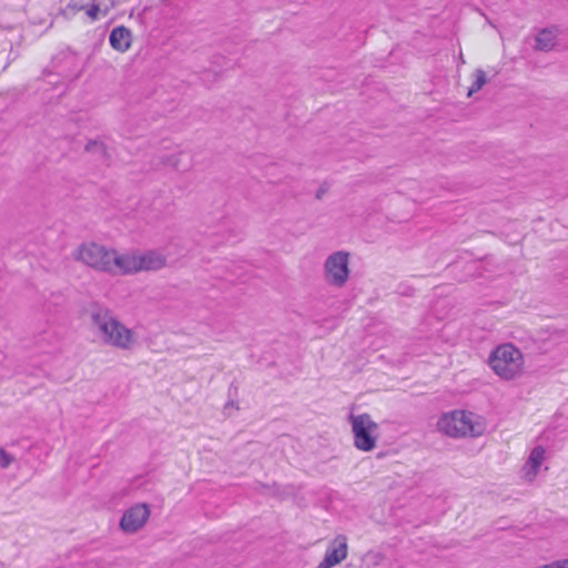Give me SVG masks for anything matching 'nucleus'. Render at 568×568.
<instances>
[{
    "mask_svg": "<svg viewBox=\"0 0 568 568\" xmlns=\"http://www.w3.org/2000/svg\"><path fill=\"white\" fill-rule=\"evenodd\" d=\"M328 191V187L327 185H321L317 190H316V193H315V197L317 200H322L323 196L326 194V192Z\"/></svg>",
    "mask_w": 568,
    "mask_h": 568,
    "instance_id": "dca6fc26",
    "label": "nucleus"
},
{
    "mask_svg": "<svg viewBox=\"0 0 568 568\" xmlns=\"http://www.w3.org/2000/svg\"><path fill=\"white\" fill-rule=\"evenodd\" d=\"M469 85L467 87V97H473L476 92L483 89L488 82L487 73L481 68H476L467 78Z\"/></svg>",
    "mask_w": 568,
    "mask_h": 568,
    "instance_id": "f8f14e48",
    "label": "nucleus"
},
{
    "mask_svg": "<svg viewBox=\"0 0 568 568\" xmlns=\"http://www.w3.org/2000/svg\"><path fill=\"white\" fill-rule=\"evenodd\" d=\"M14 458L11 454H9L4 449H0V467L1 468H8L12 463Z\"/></svg>",
    "mask_w": 568,
    "mask_h": 568,
    "instance_id": "4468645a",
    "label": "nucleus"
},
{
    "mask_svg": "<svg viewBox=\"0 0 568 568\" xmlns=\"http://www.w3.org/2000/svg\"><path fill=\"white\" fill-rule=\"evenodd\" d=\"M132 42L131 31L124 27H118L110 34V44L120 52H125Z\"/></svg>",
    "mask_w": 568,
    "mask_h": 568,
    "instance_id": "9d476101",
    "label": "nucleus"
},
{
    "mask_svg": "<svg viewBox=\"0 0 568 568\" xmlns=\"http://www.w3.org/2000/svg\"><path fill=\"white\" fill-rule=\"evenodd\" d=\"M95 1L97 0H72V6L79 10H85L87 14L94 20L100 12V8Z\"/></svg>",
    "mask_w": 568,
    "mask_h": 568,
    "instance_id": "ddd939ff",
    "label": "nucleus"
},
{
    "mask_svg": "<svg viewBox=\"0 0 568 568\" xmlns=\"http://www.w3.org/2000/svg\"><path fill=\"white\" fill-rule=\"evenodd\" d=\"M554 568H568V557L552 561Z\"/></svg>",
    "mask_w": 568,
    "mask_h": 568,
    "instance_id": "2eb2a0df",
    "label": "nucleus"
},
{
    "mask_svg": "<svg viewBox=\"0 0 568 568\" xmlns=\"http://www.w3.org/2000/svg\"><path fill=\"white\" fill-rule=\"evenodd\" d=\"M151 518L148 503H134L126 507L119 519V529L123 535L132 536L142 531Z\"/></svg>",
    "mask_w": 568,
    "mask_h": 568,
    "instance_id": "6e6552de",
    "label": "nucleus"
},
{
    "mask_svg": "<svg viewBox=\"0 0 568 568\" xmlns=\"http://www.w3.org/2000/svg\"><path fill=\"white\" fill-rule=\"evenodd\" d=\"M557 37L556 28L542 29L535 37L534 48L538 51H549L556 45Z\"/></svg>",
    "mask_w": 568,
    "mask_h": 568,
    "instance_id": "9b49d317",
    "label": "nucleus"
},
{
    "mask_svg": "<svg viewBox=\"0 0 568 568\" xmlns=\"http://www.w3.org/2000/svg\"><path fill=\"white\" fill-rule=\"evenodd\" d=\"M352 435L353 447L361 453H372L378 447L381 426L369 413H355L346 418Z\"/></svg>",
    "mask_w": 568,
    "mask_h": 568,
    "instance_id": "423d86ee",
    "label": "nucleus"
},
{
    "mask_svg": "<svg viewBox=\"0 0 568 568\" xmlns=\"http://www.w3.org/2000/svg\"><path fill=\"white\" fill-rule=\"evenodd\" d=\"M98 145V142H90L88 145H87V149L90 150L91 146H97Z\"/></svg>",
    "mask_w": 568,
    "mask_h": 568,
    "instance_id": "f3484780",
    "label": "nucleus"
},
{
    "mask_svg": "<svg viewBox=\"0 0 568 568\" xmlns=\"http://www.w3.org/2000/svg\"><path fill=\"white\" fill-rule=\"evenodd\" d=\"M546 459L547 449L544 446L536 445L532 447L519 471L521 481L525 484H534L538 478Z\"/></svg>",
    "mask_w": 568,
    "mask_h": 568,
    "instance_id": "1a4fd4ad",
    "label": "nucleus"
},
{
    "mask_svg": "<svg viewBox=\"0 0 568 568\" xmlns=\"http://www.w3.org/2000/svg\"><path fill=\"white\" fill-rule=\"evenodd\" d=\"M120 276L158 272L168 265V255L158 248L121 251Z\"/></svg>",
    "mask_w": 568,
    "mask_h": 568,
    "instance_id": "39448f33",
    "label": "nucleus"
},
{
    "mask_svg": "<svg viewBox=\"0 0 568 568\" xmlns=\"http://www.w3.org/2000/svg\"><path fill=\"white\" fill-rule=\"evenodd\" d=\"M352 253L346 250H335L328 253L322 263V278L334 290L347 286L353 276Z\"/></svg>",
    "mask_w": 568,
    "mask_h": 568,
    "instance_id": "0eeeda50",
    "label": "nucleus"
},
{
    "mask_svg": "<svg viewBox=\"0 0 568 568\" xmlns=\"http://www.w3.org/2000/svg\"><path fill=\"white\" fill-rule=\"evenodd\" d=\"M90 321L100 342L110 348L132 352L140 343L134 328L123 323L109 307L93 304L89 310Z\"/></svg>",
    "mask_w": 568,
    "mask_h": 568,
    "instance_id": "f257e3e1",
    "label": "nucleus"
},
{
    "mask_svg": "<svg viewBox=\"0 0 568 568\" xmlns=\"http://www.w3.org/2000/svg\"><path fill=\"white\" fill-rule=\"evenodd\" d=\"M435 429L450 439H474L486 433L487 422L473 410L456 408L443 412L436 420Z\"/></svg>",
    "mask_w": 568,
    "mask_h": 568,
    "instance_id": "f03ea898",
    "label": "nucleus"
},
{
    "mask_svg": "<svg viewBox=\"0 0 568 568\" xmlns=\"http://www.w3.org/2000/svg\"><path fill=\"white\" fill-rule=\"evenodd\" d=\"M487 365L503 382L517 381L526 372L525 356L513 343H503L493 348L488 355Z\"/></svg>",
    "mask_w": 568,
    "mask_h": 568,
    "instance_id": "20e7f679",
    "label": "nucleus"
},
{
    "mask_svg": "<svg viewBox=\"0 0 568 568\" xmlns=\"http://www.w3.org/2000/svg\"><path fill=\"white\" fill-rule=\"evenodd\" d=\"M71 257L95 272L112 276L120 275L121 251L95 241H84L77 245Z\"/></svg>",
    "mask_w": 568,
    "mask_h": 568,
    "instance_id": "7ed1b4c3",
    "label": "nucleus"
}]
</instances>
